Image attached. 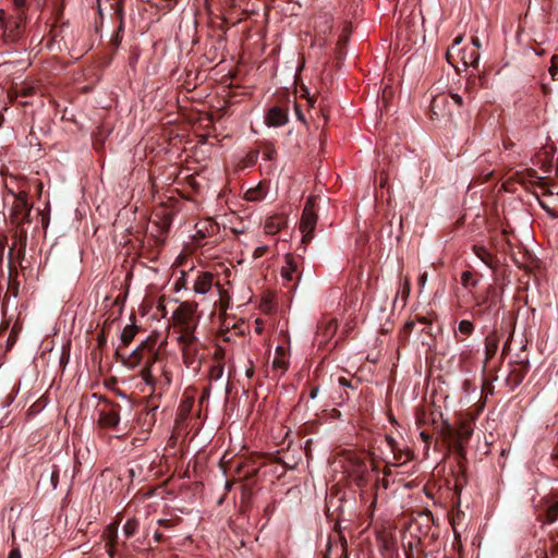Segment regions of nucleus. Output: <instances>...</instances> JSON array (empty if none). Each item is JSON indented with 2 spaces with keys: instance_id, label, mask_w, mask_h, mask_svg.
Masks as SVG:
<instances>
[{
  "instance_id": "1",
  "label": "nucleus",
  "mask_w": 558,
  "mask_h": 558,
  "mask_svg": "<svg viewBox=\"0 0 558 558\" xmlns=\"http://www.w3.org/2000/svg\"><path fill=\"white\" fill-rule=\"evenodd\" d=\"M14 196V202L11 208L10 221L15 227L24 226L31 222V210L32 204L28 203V194L25 191L14 193L10 191Z\"/></svg>"
},
{
  "instance_id": "2",
  "label": "nucleus",
  "mask_w": 558,
  "mask_h": 558,
  "mask_svg": "<svg viewBox=\"0 0 558 558\" xmlns=\"http://www.w3.org/2000/svg\"><path fill=\"white\" fill-rule=\"evenodd\" d=\"M315 206V197L311 196L306 199L301 221H300V231L302 233V243L306 245L314 238V230L317 223V214L314 209Z\"/></svg>"
},
{
  "instance_id": "3",
  "label": "nucleus",
  "mask_w": 558,
  "mask_h": 558,
  "mask_svg": "<svg viewBox=\"0 0 558 558\" xmlns=\"http://www.w3.org/2000/svg\"><path fill=\"white\" fill-rule=\"evenodd\" d=\"M497 292L494 286H488L486 292L475 298V308L473 316L475 318H482L492 314L497 315L499 308L497 307Z\"/></svg>"
},
{
  "instance_id": "4",
  "label": "nucleus",
  "mask_w": 558,
  "mask_h": 558,
  "mask_svg": "<svg viewBox=\"0 0 558 558\" xmlns=\"http://www.w3.org/2000/svg\"><path fill=\"white\" fill-rule=\"evenodd\" d=\"M26 27V15L16 14L8 19V23L3 24L0 29L3 41L5 44H17L23 38Z\"/></svg>"
},
{
  "instance_id": "5",
  "label": "nucleus",
  "mask_w": 558,
  "mask_h": 558,
  "mask_svg": "<svg viewBox=\"0 0 558 558\" xmlns=\"http://www.w3.org/2000/svg\"><path fill=\"white\" fill-rule=\"evenodd\" d=\"M13 243L9 248V267H10V278L13 274L16 276L17 271L13 269V259L15 258L17 262H21L26 252V243H27V231L26 229L21 227H15V231L13 234Z\"/></svg>"
},
{
  "instance_id": "6",
  "label": "nucleus",
  "mask_w": 558,
  "mask_h": 558,
  "mask_svg": "<svg viewBox=\"0 0 558 558\" xmlns=\"http://www.w3.org/2000/svg\"><path fill=\"white\" fill-rule=\"evenodd\" d=\"M198 304L196 302H182L173 312V319L180 329H186L189 332L191 328H196L194 314L197 311Z\"/></svg>"
},
{
  "instance_id": "7",
  "label": "nucleus",
  "mask_w": 558,
  "mask_h": 558,
  "mask_svg": "<svg viewBox=\"0 0 558 558\" xmlns=\"http://www.w3.org/2000/svg\"><path fill=\"white\" fill-rule=\"evenodd\" d=\"M120 404L109 402L104 409L99 411V425L102 428H116L120 423Z\"/></svg>"
},
{
  "instance_id": "8",
  "label": "nucleus",
  "mask_w": 558,
  "mask_h": 558,
  "mask_svg": "<svg viewBox=\"0 0 558 558\" xmlns=\"http://www.w3.org/2000/svg\"><path fill=\"white\" fill-rule=\"evenodd\" d=\"M530 369L529 361H520L512 364V368L509 372L506 384L512 390L515 389L524 379Z\"/></svg>"
},
{
  "instance_id": "9",
  "label": "nucleus",
  "mask_w": 558,
  "mask_h": 558,
  "mask_svg": "<svg viewBox=\"0 0 558 558\" xmlns=\"http://www.w3.org/2000/svg\"><path fill=\"white\" fill-rule=\"evenodd\" d=\"M148 348L149 343L145 341L140 347H137L128 357L121 355L120 349L116 350V356L121 359L122 363L129 368H135L145 360Z\"/></svg>"
},
{
  "instance_id": "10",
  "label": "nucleus",
  "mask_w": 558,
  "mask_h": 558,
  "mask_svg": "<svg viewBox=\"0 0 558 558\" xmlns=\"http://www.w3.org/2000/svg\"><path fill=\"white\" fill-rule=\"evenodd\" d=\"M266 123L269 126H281L288 122V108L281 106L271 107L266 114Z\"/></svg>"
},
{
  "instance_id": "11",
  "label": "nucleus",
  "mask_w": 558,
  "mask_h": 558,
  "mask_svg": "<svg viewBox=\"0 0 558 558\" xmlns=\"http://www.w3.org/2000/svg\"><path fill=\"white\" fill-rule=\"evenodd\" d=\"M337 322L335 319H329L319 324L316 331V341L319 345L326 344L336 333L337 331Z\"/></svg>"
},
{
  "instance_id": "12",
  "label": "nucleus",
  "mask_w": 558,
  "mask_h": 558,
  "mask_svg": "<svg viewBox=\"0 0 558 558\" xmlns=\"http://www.w3.org/2000/svg\"><path fill=\"white\" fill-rule=\"evenodd\" d=\"M181 335L179 337V341L182 343V351L184 356V362L187 363V359L192 356L195 352L194 344L196 342V337L194 336L195 328H191L190 332L186 329H180Z\"/></svg>"
},
{
  "instance_id": "13",
  "label": "nucleus",
  "mask_w": 558,
  "mask_h": 558,
  "mask_svg": "<svg viewBox=\"0 0 558 558\" xmlns=\"http://www.w3.org/2000/svg\"><path fill=\"white\" fill-rule=\"evenodd\" d=\"M545 520L547 523H554L558 520V494H551L545 497Z\"/></svg>"
},
{
  "instance_id": "14",
  "label": "nucleus",
  "mask_w": 558,
  "mask_h": 558,
  "mask_svg": "<svg viewBox=\"0 0 558 558\" xmlns=\"http://www.w3.org/2000/svg\"><path fill=\"white\" fill-rule=\"evenodd\" d=\"M500 335L497 330L490 331L485 338V360L486 363L492 360L499 345Z\"/></svg>"
},
{
  "instance_id": "15",
  "label": "nucleus",
  "mask_w": 558,
  "mask_h": 558,
  "mask_svg": "<svg viewBox=\"0 0 558 558\" xmlns=\"http://www.w3.org/2000/svg\"><path fill=\"white\" fill-rule=\"evenodd\" d=\"M474 254L490 269H496L498 266V259L493 255L486 247L482 245H474Z\"/></svg>"
},
{
  "instance_id": "16",
  "label": "nucleus",
  "mask_w": 558,
  "mask_h": 558,
  "mask_svg": "<svg viewBox=\"0 0 558 558\" xmlns=\"http://www.w3.org/2000/svg\"><path fill=\"white\" fill-rule=\"evenodd\" d=\"M69 26L68 22H61L56 20V24L50 29V39L47 46L52 49V47L64 39V31Z\"/></svg>"
},
{
  "instance_id": "17",
  "label": "nucleus",
  "mask_w": 558,
  "mask_h": 558,
  "mask_svg": "<svg viewBox=\"0 0 558 558\" xmlns=\"http://www.w3.org/2000/svg\"><path fill=\"white\" fill-rule=\"evenodd\" d=\"M213 280V274L202 272L195 280L193 290L198 294H205L211 289Z\"/></svg>"
},
{
  "instance_id": "18",
  "label": "nucleus",
  "mask_w": 558,
  "mask_h": 558,
  "mask_svg": "<svg viewBox=\"0 0 558 558\" xmlns=\"http://www.w3.org/2000/svg\"><path fill=\"white\" fill-rule=\"evenodd\" d=\"M286 223L287 219L284 216H272L266 220L264 229L267 234H276L284 227Z\"/></svg>"
},
{
  "instance_id": "19",
  "label": "nucleus",
  "mask_w": 558,
  "mask_h": 558,
  "mask_svg": "<svg viewBox=\"0 0 558 558\" xmlns=\"http://www.w3.org/2000/svg\"><path fill=\"white\" fill-rule=\"evenodd\" d=\"M223 355H225V351L221 348L216 350L215 359H216L217 363L215 365H213L209 369V377L214 380H218L223 375V369H225V366L222 363Z\"/></svg>"
},
{
  "instance_id": "20",
  "label": "nucleus",
  "mask_w": 558,
  "mask_h": 558,
  "mask_svg": "<svg viewBox=\"0 0 558 558\" xmlns=\"http://www.w3.org/2000/svg\"><path fill=\"white\" fill-rule=\"evenodd\" d=\"M473 433V428L469 423H462L457 433V449L460 453L463 451V442H466Z\"/></svg>"
},
{
  "instance_id": "21",
  "label": "nucleus",
  "mask_w": 558,
  "mask_h": 558,
  "mask_svg": "<svg viewBox=\"0 0 558 558\" xmlns=\"http://www.w3.org/2000/svg\"><path fill=\"white\" fill-rule=\"evenodd\" d=\"M298 265L293 256H287L286 266L281 269V276L286 281H292L294 272L296 271Z\"/></svg>"
},
{
  "instance_id": "22",
  "label": "nucleus",
  "mask_w": 558,
  "mask_h": 558,
  "mask_svg": "<svg viewBox=\"0 0 558 558\" xmlns=\"http://www.w3.org/2000/svg\"><path fill=\"white\" fill-rule=\"evenodd\" d=\"M138 330V327L136 325H128L124 327L121 333V342L124 347L130 345V343L133 341L136 332Z\"/></svg>"
},
{
  "instance_id": "23",
  "label": "nucleus",
  "mask_w": 558,
  "mask_h": 558,
  "mask_svg": "<svg viewBox=\"0 0 558 558\" xmlns=\"http://www.w3.org/2000/svg\"><path fill=\"white\" fill-rule=\"evenodd\" d=\"M462 59L465 65L477 69L480 63V52L472 49L470 52L464 53Z\"/></svg>"
},
{
  "instance_id": "24",
  "label": "nucleus",
  "mask_w": 558,
  "mask_h": 558,
  "mask_svg": "<svg viewBox=\"0 0 558 558\" xmlns=\"http://www.w3.org/2000/svg\"><path fill=\"white\" fill-rule=\"evenodd\" d=\"M138 527H140V522L137 519H135V518L129 519L125 522V524L123 525V533L128 538H130L135 535Z\"/></svg>"
},
{
  "instance_id": "25",
  "label": "nucleus",
  "mask_w": 558,
  "mask_h": 558,
  "mask_svg": "<svg viewBox=\"0 0 558 558\" xmlns=\"http://www.w3.org/2000/svg\"><path fill=\"white\" fill-rule=\"evenodd\" d=\"M529 175L537 179V181L533 182L532 184L545 190L544 194H546V195L553 194V192L550 190L546 189L548 186L547 180L545 178L538 177L537 172L535 170H530Z\"/></svg>"
},
{
  "instance_id": "26",
  "label": "nucleus",
  "mask_w": 558,
  "mask_h": 558,
  "mask_svg": "<svg viewBox=\"0 0 558 558\" xmlns=\"http://www.w3.org/2000/svg\"><path fill=\"white\" fill-rule=\"evenodd\" d=\"M117 538H118V524L117 523H112V524L109 525V541H108V544H107V545L110 546V548L108 549V553L110 555H112V548L117 544Z\"/></svg>"
},
{
  "instance_id": "27",
  "label": "nucleus",
  "mask_w": 558,
  "mask_h": 558,
  "mask_svg": "<svg viewBox=\"0 0 558 558\" xmlns=\"http://www.w3.org/2000/svg\"><path fill=\"white\" fill-rule=\"evenodd\" d=\"M477 85H483V78L482 77H470L466 82L465 90L470 94L471 97L474 96L476 93Z\"/></svg>"
},
{
  "instance_id": "28",
  "label": "nucleus",
  "mask_w": 558,
  "mask_h": 558,
  "mask_svg": "<svg viewBox=\"0 0 558 558\" xmlns=\"http://www.w3.org/2000/svg\"><path fill=\"white\" fill-rule=\"evenodd\" d=\"M258 472V468L251 465H243L239 470V473L243 476L244 480H253Z\"/></svg>"
},
{
  "instance_id": "29",
  "label": "nucleus",
  "mask_w": 558,
  "mask_h": 558,
  "mask_svg": "<svg viewBox=\"0 0 558 558\" xmlns=\"http://www.w3.org/2000/svg\"><path fill=\"white\" fill-rule=\"evenodd\" d=\"M205 228H199L196 231L195 239L197 241L206 238V232H214L215 229H218V226L211 222H205Z\"/></svg>"
},
{
  "instance_id": "30",
  "label": "nucleus",
  "mask_w": 558,
  "mask_h": 558,
  "mask_svg": "<svg viewBox=\"0 0 558 558\" xmlns=\"http://www.w3.org/2000/svg\"><path fill=\"white\" fill-rule=\"evenodd\" d=\"M141 377L148 386L155 385V377L153 376V368L150 366H144L141 371Z\"/></svg>"
},
{
  "instance_id": "31",
  "label": "nucleus",
  "mask_w": 558,
  "mask_h": 558,
  "mask_svg": "<svg viewBox=\"0 0 558 558\" xmlns=\"http://www.w3.org/2000/svg\"><path fill=\"white\" fill-rule=\"evenodd\" d=\"M458 329L462 335L471 336L474 331V325L472 322L463 319L459 323Z\"/></svg>"
},
{
  "instance_id": "32",
  "label": "nucleus",
  "mask_w": 558,
  "mask_h": 558,
  "mask_svg": "<svg viewBox=\"0 0 558 558\" xmlns=\"http://www.w3.org/2000/svg\"><path fill=\"white\" fill-rule=\"evenodd\" d=\"M461 283L463 287H475L477 284V280L473 279V275L471 271L465 270L461 275Z\"/></svg>"
},
{
  "instance_id": "33",
  "label": "nucleus",
  "mask_w": 558,
  "mask_h": 558,
  "mask_svg": "<svg viewBox=\"0 0 558 558\" xmlns=\"http://www.w3.org/2000/svg\"><path fill=\"white\" fill-rule=\"evenodd\" d=\"M157 360H158V353L156 351H154L153 345L149 344V348L146 352L144 366H150V368H153V365L157 362Z\"/></svg>"
},
{
  "instance_id": "34",
  "label": "nucleus",
  "mask_w": 558,
  "mask_h": 558,
  "mask_svg": "<svg viewBox=\"0 0 558 558\" xmlns=\"http://www.w3.org/2000/svg\"><path fill=\"white\" fill-rule=\"evenodd\" d=\"M50 1H51V5L53 9V13L57 17V21H60V19H62V15H63L64 0H50Z\"/></svg>"
},
{
  "instance_id": "35",
  "label": "nucleus",
  "mask_w": 558,
  "mask_h": 558,
  "mask_svg": "<svg viewBox=\"0 0 558 558\" xmlns=\"http://www.w3.org/2000/svg\"><path fill=\"white\" fill-rule=\"evenodd\" d=\"M367 472L366 470H361L355 476H354V483L359 488H363L367 485Z\"/></svg>"
},
{
  "instance_id": "36",
  "label": "nucleus",
  "mask_w": 558,
  "mask_h": 558,
  "mask_svg": "<svg viewBox=\"0 0 558 558\" xmlns=\"http://www.w3.org/2000/svg\"><path fill=\"white\" fill-rule=\"evenodd\" d=\"M182 522L180 517L171 518V519H160L158 520V524L165 529H171Z\"/></svg>"
},
{
  "instance_id": "37",
  "label": "nucleus",
  "mask_w": 558,
  "mask_h": 558,
  "mask_svg": "<svg viewBox=\"0 0 558 558\" xmlns=\"http://www.w3.org/2000/svg\"><path fill=\"white\" fill-rule=\"evenodd\" d=\"M13 5L15 7L16 14H24L26 15V0H13Z\"/></svg>"
},
{
  "instance_id": "38",
  "label": "nucleus",
  "mask_w": 558,
  "mask_h": 558,
  "mask_svg": "<svg viewBox=\"0 0 558 558\" xmlns=\"http://www.w3.org/2000/svg\"><path fill=\"white\" fill-rule=\"evenodd\" d=\"M410 291H411V283H410V280L408 278H405V280L402 283L398 293L401 294L402 299L407 300V298L410 294Z\"/></svg>"
},
{
  "instance_id": "39",
  "label": "nucleus",
  "mask_w": 558,
  "mask_h": 558,
  "mask_svg": "<svg viewBox=\"0 0 558 558\" xmlns=\"http://www.w3.org/2000/svg\"><path fill=\"white\" fill-rule=\"evenodd\" d=\"M122 37H123V21L121 20L118 31L114 34V36L112 37V44L114 46H119L122 40Z\"/></svg>"
},
{
  "instance_id": "40",
  "label": "nucleus",
  "mask_w": 558,
  "mask_h": 558,
  "mask_svg": "<svg viewBox=\"0 0 558 558\" xmlns=\"http://www.w3.org/2000/svg\"><path fill=\"white\" fill-rule=\"evenodd\" d=\"M549 72H550L551 77L555 80L556 75L558 73V56L557 54L551 57V65L549 68Z\"/></svg>"
},
{
  "instance_id": "41",
  "label": "nucleus",
  "mask_w": 558,
  "mask_h": 558,
  "mask_svg": "<svg viewBox=\"0 0 558 558\" xmlns=\"http://www.w3.org/2000/svg\"><path fill=\"white\" fill-rule=\"evenodd\" d=\"M446 101V97L445 96H437L435 97L433 100H432V111L434 114H437V111L436 109L439 107V104L440 102H445Z\"/></svg>"
},
{
  "instance_id": "42",
  "label": "nucleus",
  "mask_w": 558,
  "mask_h": 558,
  "mask_svg": "<svg viewBox=\"0 0 558 558\" xmlns=\"http://www.w3.org/2000/svg\"><path fill=\"white\" fill-rule=\"evenodd\" d=\"M16 338H17V333H16L15 329L13 328L8 337V340H7L8 350H10L15 344Z\"/></svg>"
},
{
  "instance_id": "43",
  "label": "nucleus",
  "mask_w": 558,
  "mask_h": 558,
  "mask_svg": "<svg viewBox=\"0 0 558 558\" xmlns=\"http://www.w3.org/2000/svg\"><path fill=\"white\" fill-rule=\"evenodd\" d=\"M245 195L246 199L248 201H257L260 198L259 192L257 190H248Z\"/></svg>"
},
{
  "instance_id": "44",
  "label": "nucleus",
  "mask_w": 558,
  "mask_h": 558,
  "mask_svg": "<svg viewBox=\"0 0 558 558\" xmlns=\"http://www.w3.org/2000/svg\"><path fill=\"white\" fill-rule=\"evenodd\" d=\"M386 440H387V444H388V446H389L391 451L396 450V448L399 447L397 440L395 438H392L391 436H387Z\"/></svg>"
},
{
  "instance_id": "45",
  "label": "nucleus",
  "mask_w": 558,
  "mask_h": 558,
  "mask_svg": "<svg viewBox=\"0 0 558 558\" xmlns=\"http://www.w3.org/2000/svg\"><path fill=\"white\" fill-rule=\"evenodd\" d=\"M392 453H393V459L397 462H400L404 454L403 450L400 449V447L396 448V450H392Z\"/></svg>"
},
{
  "instance_id": "46",
  "label": "nucleus",
  "mask_w": 558,
  "mask_h": 558,
  "mask_svg": "<svg viewBox=\"0 0 558 558\" xmlns=\"http://www.w3.org/2000/svg\"><path fill=\"white\" fill-rule=\"evenodd\" d=\"M97 340H98V347L101 349L106 345L107 343V338H106V335L105 332L102 331L98 337H97Z\"/></svg>"
},
{
  "instance_id": "47",
  "label": "nucleus",
  "mask_w": 558,
  "mask_h": 558,
  "mask_svg": "<svg viewBox=\"0 0 558 558\" xmlns=\"http://www.w3.org/2000/svg\"><path fill=\"white\" fill-rule=\"evenodd\" d=\"M267 251V247L266 246H259L257 248H255L254 251V257H262Z\"/></svg>"
},
{
  "instance_id": "48",
  "label": "nucleus",
  "mask_w": 558,
  "mask_h": 558,
  "mask_svg": "<svg viewBox=\"0 0 558 558\" xmlns=\"http://www.w3.org/2000/svg\"><path fill=\"white\" fill-rule=\"evenodd\" d=\"M451 98L459 107L463 105V98L459 94H451Z\"/></svg>"
},
{
  "instance_id": "49",
  "label": "nucleus",
  "mask_w": 558,
  "mask_h": 558,
  "mask_svg": "<svg viewBox=\"0 0 558 558\" xmlns=\"http://www.w3.org/2000/svg\"><path fill=\"white\" fill-rule=\"evenodd\" d=\"M8 558H21V551L19 548H13L8 555Z\"/></svg>"
},
{
  "instance_id": "50",
  "label": "nucleus",
  "mask_w": 558,
  "mask_h": 558,
  "mask_svg": "<svg viewBox=\"0 0 558 558\" xmlns=\"http://www.w3.org/2000/svg\"><path fill=\"white\" fill-rule=\"evenodd\" d=\"M4 23H8V19L5 17V12L0 10V29L3 27Z\"/></svg>"
},
{
  "instance_id": "51",
  "label": "nucleus",
  "mask_w": 558,
  "mask_h": 558,
  "mask_svg": "<svg viewBox=\"0 0 558 558\" xmlns=\"http://www.w3.org/2000/svg\"><path fill=\"white\" fill-rule=\"evenodd\" d=\"M5 244V236H2L0 239V259H2L3 257V253H4V245Z\"/></svg>"
},
{
  "instance_id": "52",
  "label": "nucleus",
  "mask_w": 558,
  "mask_h": 558,
  "mask_svg": "<svg viewBox=\"0 0 558 558\" xmlns=\"http://www.w3.org/2000/svg\"><path fill=\"white\" fill-rule=\"evenodd\" d=\"M339 384L343 387H351V384H350V380L347 379L345 377H340L339 378Z\"/></svg>"
},
{
  "instance_id": "53",
  "label": "nucleus",
  "mask_w": 558,
  "mask_h": 558,
  "mask_svg": "<svg viewBox=\"0 0 558 558\" xmlns=\"http://www.w3.org/2000/svg\"><path fill=\"white\" fill-rule=\"evenodd\" d=\"M317 393H318V387H316V386L312 387L311 390H310V398L311 399H315Z\"/></svg>"
},
{
  "instance_id": "54",
  "label": "nucleus",
  "mask_w": 558,
  "mask_h": 558,
  "mask_svg": "<svg viewBox=\"0 0 558 558\" xmlns=\"http://www.w3.org/2000/svg\"><path fill=\"white\" fill-rule=\"evenodd\" d=\"M414 326H415L414 322H408L404 325V329H405V331L411 332L413 330Z\"/></svg>"
},
{
  "instance_id": "55",
  "label": "nucleus",
  "mask_w": 558,
  "mask_h": 558,
  "mask_svg": "<svg viewBox=\"0 0 558 558\" xmlns=\"http://www.w3.org/2000/svg\"><path fill=\"white\" fill-rule=\"evenodd\" d=\"M472 43H473V45H474V47H475V49H474V50H477V51H478V49L481 48V41H480V39H478L477 37H473V38H472Z\"/></svg>"
},
{
  "instance_id": "56",
  "label": "nucleus",
  "mask_w": 558,
  "mask_h": 558,
  "mask_svg": "<svg viewBox=\"0 0 558 558\" xmlns=\"http://www.w3.org/2000/svg\"><path fill=\"white\" fill-rule=\"evenodd\" d=\"M426 279H427V274H426V272L422 274V275L418 277V283H420L421 286H424V284H425V282H426Z\"/></svg>"
},
{
  "instance_id": "57",
  "label": "nucleus",
  "mask_w": 558,
  "mask_h": 558,
  "mask_svg": "<svg viewBox=\"0 0 558 558\" xmlns=\"http://www.w3.org/2000/svg\"><path fill=\"white\" fill-rule=\"evenodd\" d=\"M225 22H226V20L222 19V22L219 25H217V28L220 29L223 34H226V32H227V27L225 26Z\"/></svg>"
},
{
  "instance_id": "58",
  "label": "nucleus",
  "mask_w": 558,
  "mask_h": 558,
  "mask_svg": "<svg viewBox=\"0 0 558 558\" xmlns=\"http://www.w3.org/2000/svg\"><path fill=\"white\" fill-rule=\"evenodd\" d=\"M557 550H558V541H554L553 546H551V551H553L554 556H556Z\"/></svg>"
},
{
  "instance_id": "59",
  "label": "nucleus",
  "mask_w": 558,
  "mask_h": 558,
  "mask_svg": "<svg viewBox=\"0 0 558 558\" xmlns=\"http://www.w3.org/2000/svg\"><path fill=\"white\" fill-rule=\"evenodd\" d=\"M421 437L423 438V440L425 442H428V440L430 439V436L427 433H425V432L421 433Z\"/></svg>"
},
{
  "instance_id": "60",
  "label": "nucleus",
  "mask_w": 558,
  "mask_h": 558,
  "mask_svg": "<svg viewBox=\"0 0 558 558\" xmlns=\"http://www.w3.org/2000/svg\"><path fill=\"white\" fill-rule=\"evenodd\" d=\"M376 500H377V493L375 492V493H374V496H373L372 504H371V508H372V509H374V508H375Z\"/></svg>"
},
{
  "instance_id": "61",
  "label": "nucleus",
  "mask_w": 558,
  "mask_h": 558,
  "mask_svg": "<svg viewBox=\"0 0 558 558\" xmlns=\"http://www.w3.org/2000/svg\"><path fill=\"white\" fill-rule=\"evenodd\" d=\"M295 111H296L298 118L300 120H303V114L300 112L298 105H295Z\"/></svg>"
},
{
  "instance_id": "62",
  "label": "nucleus",
  "mask_w": 558,
  "mask_h": 558,
  "mask_svg": "<svg viewBox=\"0 0 558 558\" xmlns=\"http://www.w3.org/2000/svg\"><path fill=\"white\" fill-rule=\"evenodd\" d=\"M253 374H254V369H253V367H250V368L246 371V375H247V377H252V376H253Z\"/></svg>"
},
{
  "instance_id": "63",
  "label": "nucleus",
  "mask_w": 558,
  "mask_h": 558,
  "mask_svg": "<svg viewBox=\"0 0 558 558\" xmlns=\"http://www.w3.org/2000/svg\"><path fill=\"white\" fill-rule=\"evenodd\" d=\"M453 532H454V539L457 542H460V533H458L457 530H453Z\"/></svg>"
},
{
  "instance_id": "64",
  "label": "nucleus",
  "mask_w": 558,
  "mask_h": 558,
  "mask_svg": "<svg viewBox=\"0 0 558 558\" xmlns=\"http://www.w3.org/2000/svg\"><path fill=\"white\" fill-rule=\"evenodd\" d=\"M390 474H391L390 469H389V468H386V469L384 470V475L388 476V475H390Z\"/></svg>"
}]
</instances>
